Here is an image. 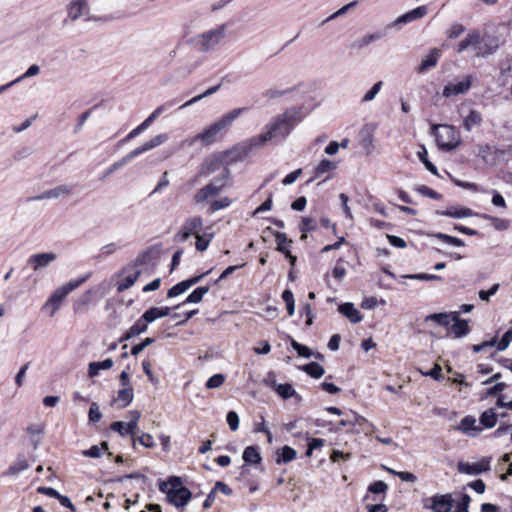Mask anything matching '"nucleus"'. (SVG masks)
<instances>
[{"label":"nucleus","mask_w":512,"mask_h":512,"mask_svg":"<svg viewBox=\"0 0 512 512\" xmlns=\"http://www.w3.org/2000/svg\"><path fill=\"white\" fill-rule=\"evenodd\" d=\"M277 393L284 399H288L292 397L295 394V389L291 384L285 383V384H279L276 387Z\"/></svg>","instance_id":"3c124183"},{"label":"nucleus","mask_w":512,"mask_h":512,"mask_svg":"<svg viewBox=\"0 0 512 512\" xmlns=\"http://www.w3.org/2000/svg\"><path fill=\"white\" fill-rule=\"evenodd\" d=\"M159 490L166 495L167 501L177 508L184 507L191 499V491L183 486L182 479L170 476L167 481H160Z\"/></svg>","instance_id":"7ed1b4c3"},{"label":"nucleus","mask_w":512,"mask_h":512,"mask_svg":"<svg viewBox=\"0 0 512 512\" xmlns=\"http://www.w3.org/2000/svg\"><path fill=\"white\" fill-rule=\"evenodd\" d=\"M491 457H483L479 462L469 463L460 461L457 464L459 473L467 475H479L490 470Z\"/></svg>","instance_id":"9d476101"},{"label":"nucleus","mask_w":512,"mask_h":512,"mask_svg":"<svg viewBox=\"0 0 512 512\" xmlns=\"http://www.w3.org/2000/svg\"><path fill=\"white\" fill-rule=\"evenodd\" d=\"M302 120L301 110L295 107L287 109L284 113L277 115L267 126V131L251 137L240 145L244 154L250 153L255 148L265 145L269 140H284L289 136L293 128Z\"/></svg>","instance_id":"f257e3e1"},{"label":"nucleus","mask_w":512,"mask_h":512,"mask_svg":"<svg viewBox=\"0 0 512 512\" xmlns=\"http://www.w3.org/2000/svg\"><path fill=\"white\" fill-rule=\"evenodd\" d=\"M418 157L422 161V163L425 165L428 171H430L432 174L437 175L438 171L436 166L431 163L427 158V151L425 147H422V151L418 152Z\"/></svg>","instance_id":"5fc2aeb1"},{"label":"nucleus","mask_w":512,"mask_h":512,"mask_svg":"<svg viewBox=\"0 0 512 512\" xmlns=\"http://www.w3.org/2000/svg\"><path fill=\"white\" fill-rule=\"evenodd\" d=\"M464 31L465 27L462 24H454L448 29L447 36L450 39H455L459 37Z\"/></svg>","instance_id":"774afa93"},{"label":"nucleus","mask_w":512,"mask_h":512,"mask_svg":"<svg viewBox=\"0 0 512 512\" xmlns=\"http://www.w3.org/2000/svg\"><path fill=\"white\" fill-rule=\"evenodd\" d=\"M338 310L352 323H359L362 320L360 312L354 307L352 303H343L339 305Z\"/></svg>","instance_id":"4be33fe9"},{"label":"nucleus","mask_w":512,"mask_h":512,"mask_svg":"<svg viewBox=\"0 0 512 512\" xmlns=\"http://www.w3.org/2000/svg\"><path fill=\"white\" fill-rule=\"evenodd\" d=\"M441 56V50L439 48H433L429 54L422 60V62L417 66L416 72L419 74H423L427 72L429 69L435 67L439 61Z\"/></svg>","instance_id":"f3484780"},{"label":"nucleus","mask_w":512,"mask_h":512,"mask_svg":"<svg viewBox=\"0 0 512 512\" xmlns=\"http://www.w3.org/2000/svg\"><path fill=\"white\" fill-rule=\"evenodd\" d=\"M452 494H436L430 498L425 499L423 507L432 510L433 512H450L453 507Z\"/></svg>","instance_id":"0eeeda50"},{"label":"nucleus","mask_w":512,"mask_h":512,"mask_svg":"<svg viewBox=\"0 0 512 512\" xmlns=\"http://www.w3.org/2000/svg\"><path fill=\"white\" fill-rule=\"evenodd\" d=\"M278 456L276 458L277 464H287L291 461H293L296 456L297 452L295 449H293L290 446H284L277 452Z\"/></svg>","instance_id":"bb28decb"},{"label":"nucleus","mask_w":512,"mask_h":512,"mask_svg":"<svg viewBox=\"0 0 512 512\" xmlns=\"http://www.w3.org/2000/svg\"><path fill=\"white\" fill-rule=\"evenodd\" d=\"M231 204V201L228 197H223L219 200H214L210 204V212L214 213L220 209L226 208Z\"/></svg>","instance_id":"680f3d73"},{"label":"nucleus","mask_w":512,"mask_h":512,"mask_svg":"<svg viewBox=\"0 0 512 512\" xmlns=\"http://www.w3.org/2000/svg\"><path fill=\"white\" fill-rule=\"evenodd\" d=\"M113 360L108 358L100 362H91L88 367L89 377H95L99 374L100 370H107L112 368Z\"/></svg>","instance_id":"cd10ccee"},{"label":"nucleus","mask_w":512,"mask_h":512,"mask_svg":"<svg viewBox=\"0 0 512 512\" xmlns=\"http://www.w3.org/2000/svg\"><path fill=\"white\" fill-rule=\"evenodd\" d=\"M55 259L56 254L52 252L39 253L31 255L28 259V264L32 266L33 270L37 271L41 268L47 267Z\"/></svg>","instance_id":"dca6fc26"},{"label":"nucleus","mask_w":512,"mask_h":512,"mask_svg":"<svg viewBox=\"0 0 512 512\" xmlns=\"http://www.w3.org/2000/svg\"><path fill=\"white\" fill-rule=\"evenodd\" d=\"M337 168V163L328 159H322L314 168V177L309 182L314 181L325 173H329Z\"/></svg>","instance_id":"5701e85b"},{"label":"nucleus","mask_w":512,"mask_h":512,"mask_svg":"<svg viewBox=\"0 0 512 512\" xmlns=\"http://www.w3.org/2000/svg\"><path fill=\"white\" fill-rule=\"evenodd\" d=\"M137 442L146 448H153L155 446L153 437L148 433H144L137 438H133V444L135 445Z\"/></svg>","instance_id":"4d7b16f0"},{"label":"nucleus","mask_w":512,"mask_h":512,"mask_svg":"<svg viewBox=\"0 0 512 512\" xmlns=\"http://www.w3.org/2000/svg\"><path fill=\"white\" fill-rule=\"evenodd\" d=\"M382 85V81H378L377 83H375L372 86V88L364 95V97L362 98V102L365 103L372 101L381 90Z\"/></svg>","instance_id":"052dcab7"},{"label":"nucleus","mask_w":512,"mask_h":512,"mask_svg":"<svg viewBox=\"0 0 512 512\" xmlns=\"http://www.w3.org/2000/svg\"><path fill=\"white\" fill-rule=\"evenodd\" d=\"M152 123H153V121L149 117H147L140 125H138L135 129H133L125 138L120 140L118 144L122 145L123 143L135 138L141 132L146 130Z\"/></svg>","instance_id":"c9c22d12"},{"label":"nucleus","mask_w":512,"mask_h":512,"mask_svg":"<svg viewBox=\"0 0 512 512\" xmlns=\"http://www.w3.org/2000/svg\"><path fill=\"white\" fill-rule=\"evenodd\" d=\"M478 156L483 162L490 166H495L504 160V147L499 148L493 145H482L479 147Z\"/></svg>","instance_id":"6e6552de"},{"label":"nucleus","mask_w":512,"mask_h":512,"mask_svg":"<svg viewBox=\"0 0 512 512\" xmlns=\"http://www.w3.org/2000/svg\"><path fill=\"white\" fill-rule=\"evenodd\" d=\"M155 342V339L154 338H151V337H148L146 339H144L141 343L139 344H136L134 345L132 348H131V354L133 356H137L138 354H140L146 347H148L149 345L153 344Z\"/></svg>","instance_id":"e2e57ef3"},{"label":"nucleus","mask_w":512,"mask_h":512,"mask_svg":"<svg viewBox=\"0 0 512 512\" xmlns=\"http://www.w3.org/2000/svg\"><path fill=\"white\" fill-rule=\"evenodd\" d=\"M497 46L490 45L488 43H484L480 38L479 44L475 49V56L477 57H486L496 50Z\"/></svg>","instance_id":"a19ab883"},{"label":"nucleus","mask_w":512,"mask_h":512,"mask_svg":"<svg viewBox=\"0 0 512 512\" xmlns=\"http://www.w3.org/2000/svg\"><path fill=\"white\" fill-rule=\"evenodd\" d=\"M89 421L95 423L98 422L102 418V413L100 412L99 406L97 403L93 402L90 406L88 413Z\"/></svg>","instance_id":"69168bd1"},{"label":"nucleus","mask_w":512,"mask_h":512,"mask_svg":"<svg viewBox=\"0 0 512 512\" xmlns=\"http://www.w3.org/2000/svg\"><path fill=\"white\" fill-rule=\"evenodd\" d=\"M169 139V136L167 133L159 134L152 138L151 140L145 142L143 145L146 149V151H149L151 149H154L161 144L165 143Z\"/></svg>","instance_id":"c03bdc74"},{"label":"nucleus","mask_w":512,"mask_h":512,"mask_svg":"<svg viewBox=\"0 0 512 512\" xmlns=\"http://www.w3.org/2000/svg\"><path fill=\"white\" fill-rule=\"evenodd\" d=\"M229 175H230L229 169L225 168V169H223L221 174L218 177H216L215 179H213L210 183L212 185H215L216 188L221 192L227 185V180L229 178Z\"/></svg>","instance_id":"49530a36"},{"label":"nucleus","mask_w":512,"mask_h":512,"mask_svg":"<svg viewBox=\"0 0 512 512\" xmlns=\"http://www.w3.org/2000/svg\"><path fill=\"white\" fill-rule=\"evenodd\" d=\"M226 420L232 431H236L239 428V416L235 411H229Z\"/></svg>","instance_id":"338daca9"},{"label":"nucleus","mask_w":512,"mask_h":512,"mask_svg":"<svg viewBox=\"0 0 512 512\" xmlns=\"http://www.w3.org/2000/svg\"><path fill=\"white\" fill-rule=\"evenodd\" d=\"M169 139V136L167 133L159 134L152 138L151 140L145 142L143 145L146 149V151H149L151 149H154L161 144L165 143Z\"/></svg>","instance_id":"79ce46f5"},{"label":"nucleus","mask_w":512,"mask_h":512,"mask_svg":"<svg viewBox=\"0 0 512 512\" xmlns=\"http://www.w3.org/2000/svg\"><path fill=\"white\" fill-rule=\"evenodd\" d=\"M246 108H236L223 114L218 120L207 126L201 133L185 141L189 146L200 142L204 147L214 144L219 137L224 135L233 122L245 111Z\"/></svg>","instance_id":"f03ea898"},{"label":"nucleus","mask_w":512,"mask_h":512,"mask_svg":"<svg viewBox=\"0 0 512 512\" xmlns=\"http://www.w3.org/2000/svg\"><path fill=\"white\" fill-rule=\"evenodd\" d=\"M219 193H221L215 185H212L211 183H208L201 189H199L195 195H194V201L199 203H204L208 199L217 196Z\"/></svg>","instance_id":"aec40b11"},{"label":"nucleus","mask_w":512,"mask_h":512,"mask_svg":"<svg viewBox=\"0 0 512 512\" xmlns=\"http://www.w3.org/2000/svg\"><path fill=\"white\" fill-rule=\"evenodd\" d=\"M141 274L140 270H136L134 273L127 275L120 283L117 285V292L122 293L125 290L132 287Z\"/></svg>","instance_id":"2f4dec72"},{"label":"nucleus","mask_w":512,"mask_h":512,"mask_svg":"<svg viewBox=\"0 0 512 512\" xmlns=\"http://www.w3.org/2000/svg\"><path fill=\"white\" fill-rule=\"evenodd\" d=\"M482 123V115L477 110H470L469 114L463 120V127L470 132L474 127L480 126Z\"/></svg>","instance_id":"b1692460"},{"label":"nucleus","mask_w":512,"mask_h":512,"mask_svg":"<svg viewBox=\"0 0 512 512\" xmlns=\"http://www.w3.org/2000/svg\"><path fill=\"white\" fill-rule=\"evenodd\" d=\"M242 458L246 464L261 466L262 457L257 446H247L243 451Z\"/></svg>","instance_id":"412c9836"},{"label":"nucleus","mask_w":512,"mask_h":512,"mask_svg":"<svg viewBox=\"0 0 512 512\" xmlns=\"http://www.w3.org/2000/svg\"><path fill=\"white\" fill-rule=\"evenodd\" d=\"M512 341V327L508 329L497 344V350H505Z\"/></svg>","instance_id":"0e129e2a"},{"label":"nucleus","mask_w":512,"mask_h":512,"mask_svg":"<svg viewBox=\"0 0 512 512\" xmlns=\"http://www.w3.org/2000/svg\"><path fill=\"white\" fill-rule=\"evenodd\" d=\"M388 490V485L384 481H375L369 485L368 491L373 494H384Z\"/></svg>","instance_id":"bf43d9fd"},{"label":"nucleus","mask_w":512,"mask_h":512,"mask_svg":"<svg viewBox=\"0 0 512 512\" xmlns=\"http://www.w3.org/2000/svg\"><path fill=\"white\" fill-rule=\"evenodd\" d=\"M436 214L456 219L479 215L478 213H474L470 208L457 206H450L444 211H437Z\"/></svg>","instance_id":"6ab92c4d"},{"label":"nucleus","mask_w":512,"mask_h":512,"mask_svg":"<svg viewBox=\"0 0 512 512\" xmlns=\"http://www.w3.org/2000/svg\"><path fill=\"white\" fill-rule=\"evenodd\" d=\"M455 430L475 437L482 431V428L476 425V418L474 416L468 415L460 421V424L455 427Z\"/></svg>","instance_id":"2eb2a0df"},{"label":"nucleus","mask_w":512,"mask_h":512,"mask_svg":"<svg viewBox=\"0 0 512 512\" xmlns=\"http://www.w3.org/2000/svg\"><path fill=\"white\" fill-rule=\"evenodd\" d=\"M303 371H305L308 375L313 378H320L324 375V368L317 362H311L301 367Z\"/></svg>","instance_id":"72a5a7b5"},{"label":"nucleus","mask_w":512,"mask_h":512,"mask_svg":"<svg viewBox=\"0 0 512 512\" xmlns=\"http://www.w3.org/2000/svg\"><path fill=\"white\" fill-rule=\"evenodd\" d=\"M470 502V496L468 494H462L460 499L456 502V508L453 512H469Z\"/></svg>","instance_id":"8fccbe9b"},{"label":"nucleus","mask_w":512,"mask_h":512,"mask_svg":"<svg viewBox=\"0 0 512 512\" xmlns=\"http://www.w3.org/2000/svg\"><path fill=\"white\" fill-rule=\"evenodd\" d=\"M480 424L485 428H493L497 423V414L493 409H488L480 415Z\"/></svg>","instance_id":"7c9ffc66"},{"label":"nucleus","mask_w":512,"mask_h":512,"mask_svg":"<svg viewBox=\"0 0 512 512\" xmlns=\"http://www.w3.org/2000/svg\"><path fill=\"white\" fill-rule=\"evenodd\" d=\"M274 237H275V241L277 243V251L281 252V253H286L288 251V249L286 248V244L290 245L292 243V240L291 239H288L287 238V235L285 233H282V232H274Z\"/></svg>","instance_id":"ea45409f"},{"label":"nucleus","mask_w":512,"mask_h":512,"mask_svg":"<svg viewBox=\"0 0 512 512\" xmlns=\"http://www.w3.org/2000/svg\"><path fill=\"white\" fill-rule=\"evenodd\" d=\"M427 13H428L427 6H425V5L418 6L415 9L408 11L405 14L399 16L391 24H389V27H396L399 25L413 22L415 20L423 18L424 16H426Z\"/></svg>","instance_id":"ddd939ff"},{"label":"nucleus","mask_w":512,"mask_h":512,"mask_svg":"<svg viewBox=\"0 0 512 512\" xmlns=\"http://www.w3.org/2000/svg\"><path fill=\"white\" fill-rule=\"evenodd\" d=\"M189 289V284L186 282V280H183L176 285H174L172 288L168 290L167 296L169 298L176 297L182 293H184L186 290Z\"/></svg>","instance_id":"09e8293b"},{"label":"nucleus","mask_w":512,"mask_h":512,"mask_svg":"<svg viewBox=\"0 0 512 512\" xmlns=\"http://www.w3.org/2000/svg\"><path fill=\"white\" fill-rule=\"evenodd\" d=\"M480 38V34L476 31L469 33L467 37L459 43L457 51L461 53L468 49L469 47H472L475 50L477 45L479 44Z\"/></svg>","instance_id":"a878e982"},{"label":"nucleus","mask_w":512,"mask_h":512,"mask_svg":"<svg viewBox=\"0 0 512 512\" xmlns=\"http://www.w3.org/2000/svg\"><path fill=\"white\" fill-rule=\"evenodd\" d=\"M203 228V219L200 216H192L185 220L181 230L176 234V239L185 242L192 234H199Z\"/></svg>","instance_id":"1a4fd4ad"},{"label":"nucleus","mask_w":512,"mask_h":512,"mask_svg":"<svg viewBox=\"0 0 512 512\" xmlns=\"http://www.w3.org/2000/svg\"><path fill=\"white\" fill-rule=\"evenodd\" d=\"M169 139V136L167 133L159 134L152 138L151 140L145 142L143 145L146 149V151H149L151 149H154L161 144L165 143Z\"/></svg>","instance_id":"37998d69"},{"label":"nucleus","mask_w":512,"mask_h":512,"mask_svg":"<svg viewBox=\"0 0 512 512\" xmlns=\"http://www.w3.org/2000/svg\"><path fill=\"white\" fill-rule=\"evenodd\" d=\"M209 286H201L196 288L189 296L186 298V300L182 303H199L202 301L203 296L209 291ZM181 304L177 305L176 308L180 307Z\"/></svg>","instance_id":"c756f323"},{"label":"nucleus","mask_w":512,"mask_h":512,"mask_svg":"<svg viewBox=\"0 0 512 512\" xmlns=\"http://www.w3.org/2000/svg\"><path fill=\"white\" fill-rule=\"evenodd\" d=\"M29 463L25 459H19L14 462L4 473L6 476H14L19 474L20 472L28 469Z\"/></svg>","instance_id":"4c0bfd02"},{"label":"nucleus","mask_w":512,"mask_h":512,"mask_svg":"<svg viewBox=\"0 0 512 512\" xmlns=\"http://www.w3.org/2000/svg\"><path fill=\"white\" fill-rule=\"evenodd\" d=\"M290 340H291L290 341L291 346L293 347V349L297 352V354L300 357L310 358L312 356V351H311L310 348H308L305 345H302V344L298 343L293 338H291Z\"/></svg>","instance_id":"de8ad7c7"},{"label":"nucleus","mask_w":512,"mask_h":512,"mask_svg":"<svg viewBox=\"0 0 512 512\" xmlns=\"http://www.w3.org/2000/svg\"><path fill=\"white\" fill-rule=\"evenodd\" d=\"M134 398L133 388L131 386L124 387L118 391L117 401L121 402V407L128 406Z\"/></svg>","instance_id":"473e14b6"},{"label":"nucleus","mask_w":512,"mask_h":512,"mask_svg":"<svg viewBox=\"0 0 512 512\" xmlns=\"http://www.w3.org/2000/svg\"><path fill=\"white\" fill-rule=\"evenodd\" d=\"M431 133L439 148L444 151H451L461 144L460 133L452 125L434 124Z\"/></svg>","instance_id":"39448f33"},{"label":"nucleus","mask_w":512,"mask_h":512,"mask_svg":"<svg viewBox=\"0 0 512 512\" xmlns=\"http://www.w3.org/2000/svg\"><path fill=\"white\" fill-rule=\"evenodd\" d=\"M478 217H481L484 220H487L491 223L493 228L497 231H504L509 227V221L503 218L491 216L488 214H479Z\"/></svg>","instance_id":"c85d7f7f"},{"label":"nucleus","mask_w":512,"mask_h":512,"mask_svg":"<svg viewBox=\"0 0 512 512\" xmlns=\"http://www.w3.org/2000/svg\"><path fill=\"white\" fill-rule=\"evenodd\" d=\"M75 185H59L50 190L44 191L40 195L31 198L32 200H45V199H57L61 196L70 195L74 190Z\"/></svg>","instance_id":"4468645a"},{"label":"nucleus","mask_w":512,"mask_h":512,"mask_svg":"<svg viewBox=\"0 0 512 512\" xmlns=\"http://www.w3.org/2000/svg\"><path fill=\"white\" fill-rule=\"evenodd\" d=\"M226 24L195 35L189 40V44L198 52L209 53L215 51L226 35Z\"/></svg>","instance_id":"20e7f679"},{"label":"nucleus","mask_w":512,"mask_h":512,"mask_svg":"<svg viewBox=\"0 0 512 512\" xmlns=\"http://www.w3.org/2000/svg\"><path fill=\"white\" fill-rule=\"evenodd\" d=\"M219 88H220V84H218L216 86H213V87H210L205 92H203L202 94L197 95V96L193 97L192 99L188 100L187 102H185L184 104H182L179 108L180 109H184L186 107H189L192 104L199 102L203 98L208 97V96L216 93L219 90Z\"/></svg>","instance_id":"58836bf2"},{"label":"nucleus","mask_w":512,"mask_h":512,"mask_svg":"<svg viewBox=\"0 0 512 512\" xmlns=\"http://www.w3.org/2000/svg\"><path fill=\"white\" fill-rule=\"evenodd\" d=\"M377 129L375 123L365 124L359 132V143L365 149L367 154L372 153L374 149V133Z\"/></svg>","instance_id":"f8f14e48"},{"label":"nucleus","mask_w":512,"mask_h":512,"mask_svg":"<svg viewBox=\"0 0 512 512\" xmlns=\"http://www.w3.org/2000/svg\"><path fill=\"white\" fill-rule=\"evenodd\" d=\"M454 324L451 326V332L455 337L460 338L468 334L469 326L466 320H462L457 314L453 316Z\"/></svg>","instance_id":"393cba45"},{"label":"nucleus","mask_w":512,"mask_h":512,"mask_svg":"<svg viewBox=\"0 0 512 512\" xmlns=\"http://www.w3.org/2000/svg\"><path fill=\"white\" fill-rule=\"evenodd\" d=\"M317 227L316 221L313 218L310 217H304L302 218V221L299 225V230L301 233H307L314 231Z\"/></svg>","instance_id":"603ef678"},{"label":"nucleus","mask_w":512,"mask_h":512,"mask_svg":"<svg viewBox=\"0 0 512 512\" xmlns=\"http://www.w3.org/2000/svg\"><path fill=\"white\" fill-rule=\"evenodd\" d=\"M88 279V276L80 277L78 279L69 281L63 286L57 288L53 294L49 297L47 302L45 303V307H52L51 315L58 310L61 306L62 302L65 300L67 295L71 293L73 290L78 288L81 284H83Z\"/></svg>","instance_id":"423d86ee"},{"label":"nucleus","mask_w":512,"mask_h":512,"mask_svg":"<svg viewBox=\"0 0 512 512\" xmlns=\"http://www.w3.org/2000/svg\"><path fill=\"white\" fill-rule=\"evenodd\" d=\"M416 191L419 192L421 195L432 198L434 200H441L442 195L436 192L435 190L429 188L425 185H420L416 188Z\"/></svg>","instance_id":"864d4df0"},{"label":"nucleus","mask_w":512,"mask_h":512,"mask_svg":"<svg viewBox=\"0 0 512 512\" xmlns=\"http://www.w3.org/2000/svg\"><path fill=\"white\" fill-rule=\"evenodd\" d=\"M148 322L141 316L130 328V334L138 336L147 331Z\"/></svg>","instance_id":"a18cd8bd"},{"label":"nucleus","mask_w":512,"mask_h":512,"mask_svg":"<svg viewBox=\"0 0 512 512\" xmlns=\"http://www.w3.org/2000/svg\"><path fill=\"white\" fill-rule=\"evenodd\" d=\"M436 237L438 239L444 241L445 243L453 245V246H456V247L464 246L463 240H461V239H459L457 237H453V236H450V235H447V234H443V233L436 234Z\"/></svg>","instance_id":"13d9d810"},{"label":"nucleus","mask_w":512,"mask_h":512,"mask_svg":"<svg viewBox=\"0 0 512 512\" xmlns=\"http://www.w3.org/2000/svg\"><path fill=\"white\" fill-rule=\"evenodd\" d=\"M87 7V0H70L67 6L68 19L73 22L78 20L84 14V11L87 10Z\"/></svg>","instance_id":"a211bd4d"},{"label":"nucleus","mask_w":512,"mask_h":512,"mask_svg":"<svg viewBox=\"0 0 512 512\" xmlns=\"http://www.w3.org/2000/svg\"><path fill=\"white\" fill-rule=\"evenodd\" d=\"M474 77L470 74L465 75L463 80L457 82V83H448L442 91V95L445 98H449L452 96H458L461 94L467 93L473 83Z\"/></svg>","instance_id":"9b49d317"},{"label":"nucleus","mask_w":512,"mask_h":512,"mask_svg":"<svg viewBox=\"0 0 512 512\" xmlns=\"http://www.w3.org/2000/svg\"><path fill=\"white\" fill-rule=\"evenodd\" d=\"M128 427H129V423H125L122 421H115V422L111 423V425H110V429L112 431L119 433L121 436H125V435L134 436V434H135L134 428H128Z\"/></svg>","instance_id":"e433bc0d"},{"label":"nucleus","mask_w":512,"mask_h":512,"mask_svg":"<svg viewBox=\"0 0 512 512\" xmlns=\"http://www.w3.org/2000/svg\"><path fill=\"white\" fill-rule=\"evenodd\" d=\"M225 382V377L223 374H215L211 376L206 382V388L214 389L218 388Z\"/></svg>","instance_id":"6e6d98bb"},{"label":"nucleus","mask_w":512,"mask_h":512,"mask_svg":"<svg viewBox=\"0 0 512 512\" xmlns=\"http://www.w3.org/2000/svg\"><path fill=\"white\" fill-rule=\"evenodd\" d=\"M427 322H435L436 324L447 327L450 325V314L448 313H435L427 315L424 319Z\"/></svg>","instance_id":"f704fd0d"}]
</instances>
